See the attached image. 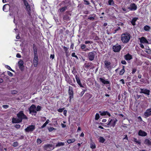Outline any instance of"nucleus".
<instances>
[{"instance_id": "27", "label": "nucleus", "mask_w": 151, "mask_h": 151, "mask_svg": "<svg viewBox=\"0 0 151 151\" xmlns=\"http://www.w3.org/2000/svg\"><path fill=\"white\" fill-rule=\"evenodd\" d=\"M85 68H92L93 66V64L92 63H86L84 64Z\"/></svg>"}, {"instance_id": "29", "label": "nucleus", "mask_w": 151, "mask_h": 151, "mask_svg": "<svg viewBox=\"0 0 151 151\" xmlns=\"http://www.w3.org/2000/svg\"><path fill=\"white\" fill-rule=\"evenodd\" d=\"M70 4V2L69 1H68L67 2H66L65 1H62L59 4V5L61 6L63 5H65V4Z\"/></svg>"}, {"instance_id": "18", "label": "nucleus", "mask_w": 151, "mask_h": 151, "mask_svg": "<svg viewBox=\"0 0 151 151\" xmlns=\"http://www.w3.org/2000/svg\"><path fill=\"white\" fill-rule=\"evenodd\" d=\"M52 147V145L47 144L45 145L44 148L45 149L47 150L48 151H50L54 149V148H51V147Z\"/></svg>"}, {"instance_id": "32", "label": "nucleus", "mask_w": 151, "mask_h": 151, "mask_svg": "<svg viewBox=\"0 0 151 151\" xmlns=\"http://www.w3.org/2000/svg\"><path fill=\"white\" fill-rule=\"evenodd\" d=\"M72 72L74 75L75 76H76V75H79L77 73L78 72L76 71V68L75 67H73Z\"/></svg>"}, {"instance_id": "54", "label": "nucleus", "mask_w": 151, "mask_h": 151, "mask_svg": "<svg viewBox=\"0 0 151 151\" xmlns=\"http://www.w3.org/2000/svg\"><path fill=\"white\" fill-rule=\"evenodd\" d=\"M137 69L136 68H133L132 69V74H134L137 71Z\"/></svg>"}, {"instance_id": "46", "label": "nucleus", "mask_w": 151, "mask_h": 151, "mask_svg": "<svg viewBox=\"0 0 151 151\" xmlns=\"http://www.w3.org/2000/svg\"><path fill=\"white\" fill-rule=\"evenodd\" d=\"M125 72V70L122 69L119 72V74L120 75H123Z\"/></svg>"}, {"instance_id": "64", "label": "nucleus", "mask_w": 151, "mask_h": 151, "mask_svg": "<svg viewBox=\"0 0 151 151\" xmlns=\"http://www.w3.org/2000/svg\"><path fill=\"white\" fill-rule=\"evenodd\" d=\"M47 125V124H46L45 123L43 124V125L42 126H41V127L40 128L41 129L43 128H44Z\"/></svg>"}, {"instance_id": "33", "label": "nucleus", "mask_w": 151, "mask_h": 151, "mask_svg": "<svg viewBox=\"0 0 151 151\" xmlns=\"http://www.w3.org/2000/svg\"><path fill=\"white\" fill-rule=\"evenodd\" d=\"M68 5L67 6H65L64 7H63L60 8L59 10L60 11V12H63L65 11L66 9H67L68 7Z\"/></svg>"}, {"instance_id": "9", "label": "nucleus", "mask_w": 151, "mask_h": 151, "mask_svg": "<svg viewBox=\"0 0 151 151\" xmlns=\"http://www.w3.org/2000/svg\"><path fill=\"white\" fill-rule=\"evenodd\" d=\"M35 128V126L33 125H29L25 129L26 132H32Z\"/></svg>"}, {"instance_id": "43", "label": "nucleus", "mask_w": 151, "mask_h": 151, "mask_svg": "<svg viewBox=\"0 0 151 151\" xmlns=\"http://www.w3.org/2000/svg\"><path fill=\"white\" fill-rule=\"evenodd\" d=\"M42 107L41 106L38 105L37 106L36 109V111H39L41 110Z\"/></svg>"}, {"instance_id": "57", "label": "nucleus", "mask_w": 151, "mask_h": 151, "mask_svg": "<svg viewBox=\"0 0 151 151\" xmlns=\"http://www.w3.org/2000/svg\"><path fill=\"white\" fill-rule=\"evenodd\" d=\"M15 127L16 128L19 129L20 128L21 126L19 124H16L15 125Z\"/></svg>"}, {"instance_id": "63", "label": "nucleus", "mask_w": 151, "mask_h": 151, "mask_svg": "<svg viewBox=\"0 0 151 151\" xmlns=\"http://www.w3.org/2000/svg\"><path fill=\"white\" fill-rule=\"evenodd\" d=\"M138 119L139 120V121L140 122H143L142 120V119L140 116H139L137 117Z\"/></svg>"}, {"instance_id": "62", "label": "nucleus", "mask_w": 151, "mask_h": 151, "mask_svg": "<svg viewBox=\"0 0 151 151\" xmlns=\"http://www.w3.org/2000/svg\"><path fill=\"white\" fill-rule=\"evenodd\" d=\"M9 106L8 105H3L2 106V107L4 108V109H7L9 107Z\"/></svg>"}, {"instance_id": "55", "label": "nucleus", "mask_w": 151, "mask_h": 151, "mask_svg": "<svg viewBox=\"0 0 151 151\" xmlns=\"http://www.w3.org/2000/svg\"><path fill=\"white\" fill-rule=\"evenodd\" d=\"M7 74H8V75H9V76H10L12 77L13 76V74L10 71H8L7 72Z\"/></svg>"}, {"instance_id": "44", "label": "nucleus", "mask_w": 151, "mask_h": 151, "mask_svg": "<svg viewBox=\"0 0 151 151\" xmlns=\"http://www.w3.org/2000/svg\"><path fill=\"white\" fill-rule=\"evenodd\" d=\"M100 117L98 113H96L95 115V119L96 120H98L99 119Z\"/></svg>"}, {"instance_id": "19", "label": "nucleus", "mask_w": 151, "mask_h": 151, "mask_svg": "<svg viewBox=\"0 0 151 151\" xmlns=\"http://www.w3.org/2000/svg\"><path fill=\"white\" fill-rule=\"evenodd\" d=\"M99 80L103 84H109V86H110L111 83L109 81L105 80L102 78H99Z\"/></svg>"}, {"instance_id": "20", "label": "nucleus", "mask_w": 151, "mask_h": 151, "mask_svg": "<svg viewBox=\"0 0 151 151\" xmlns=\"http://www.w3.org/2000/svg\"><path fill=\"white\" fill-rule=\"evenodd\" d=\"M138 134L140 136L145 137L147 135V133L145 131L140 129L139 131Z\"/></svg>"}, {"instance_id": "49", "label": "nucleus", "mask_w": 151, "mask_h": 151, "mask_svg": "<svg viewBox=\"0 0 151 151\" xmlns=\"http://www.w3.org/2000/svg\"><path fill=\"white\" fill-rule=\"evenodd\" d=\"M65 109V108L63 107L62 108H59L58 109V111L59 112H62L63 110Z\"/></svg>"}, {"instance_id": "59", "label": "nucleus", "mask_w": 151, "mask_h": 151, "mask_svg": "<svg viewBox=\"0 0 151 151\" xmlns=\"http://www.w3.org/2000/svg\"><path fill=\"white\" fill-rule=\"evenodd\" d=\"M146 52L148 54H151V50L150 49H148Z\"/></svg>"}, {"instance_id": "11", "label": "nucleus", "mask_w": 151, "mask_h": 151, "mask_svg": "<svg viewBox=\"0 0 151 151\" xmlns=\"http://www.w3.org/2000/svg\"><path fill=\"white\" fill-rule=\"evenodd\" d=\"M127 8L130 11H135L137 9V6L135 3H132L130 5V6L128 7Z\"/></svg>"}, {"instance_id": "60", "label": "nucleus", "mask_w": 151, "mask_h": 151, "mask_svg": "<svg viewBox=\"0 0 151 151\" xmlns=\"http://www.w3.org/2000/svg\"><path fill=\"white\" fill-rule=\"evenodd\" d=\"M17 93H18L17 91H12L11 93H12V94H17Z\"/></svg>"}, {"instance_id": "56", "label": "nucleus", "mask_w": 151, "mask_h": 151, "mask_svg": "<svg viewBox=\"0 0 151 151\" xmlns=\"http://www.w3.org/2000/svg\"><path fill=\"white\" fill-rule=\"evenodd\" d=\"M85 91V90H83L79 94L80 97H82L83 96V94L84 93Z\"/></svg>"}, {"instance_id": "34", "label": "nucleus", "mask_w": 151, "mask_h": 151, "mask_svg": "<svg viewBox=\"0 0 151 151\" xmlns=\"http://www.w3.org/2000/svg\"><path fill=\"white\" fill-rule=\"evenodd\" d=\"M96 14H92L89 16L88 18V19L90 20H93L96 17Z\"/></svg>"}, {"instance_id": "6", "label": "nucleus", "mask_w": 151, "mask_h": 151, "mask_svg": "<svg viewBox=\"0 0 151 151\" xmlns=\"http://www.w3.org/2000/svg\"><path fill=\"white\" fill-rule=\"evenodd\" d=\"M117 120L115 118L114 119H111L110 120H109L107 125L110 126L114 127L116 125V124L117 122Z\"/></svg>"}, {"instance_id": "8", "label": "nucleus", "mask_w": 151, "mask_h": 151, "mask_svg": "<svg viewBox=\"0 0 151 151\" xmlns=\"http://www.w3.org/2000/svg\"><path fill=\"white\" fill-rule=\"evenodd\" d=\"M121 49V47L120 45L117 44L112 47L113 51L115 52H119Z\"/></svg>"}, {"instance_id": "47", "label": "nucleus", "mask_w": 151, "mask_h": 151, "mask_svg": "<svg viewBox=\"0 0 151 151\" xmlns=\"http://www.w3.org/2000/svg\"><path fill=\"white\" fill-rule=\"evenodd\" d=\"M5 67L7 69L9 70H10L13 72L14 71L8 65H6Z\"/></svg>"}, {"instance_id": "24", "label": "nucleus", "mask_w": 151, "mask_h": 151, "mask_svg": "<svg viewBox=\"0 0 151 151\" xmlns=\"http://www.w3.org/2000/svg\"><path fill=\"white\" fill-rule=\"evenodd\" d=\"M33 48L34 51V56H38L37 49L35 44L33 45Z\"/></svg>"}, {"instance_id": "25", "label": "nucleus", "mask_w": 151, "mask_h": 151, "mask_svg": "<svg viewBox=\"0 0 151 151\" xmlns=\"http://www.w3.org/2000/svg\"><path fill=\"white\" fill-rule=\"evenodd\" d=\"M10 6L8 4H6L4 5L3 7V10L5 12H7L8 10L10 8Z\"/></svg>"}, {"instance_id": "2", "label": "nucleus", "mask_w": 151, "mask_h": 151, "mask_svg": "<svg viewBox=\"0 0 151 151\" xmlns=\"http://www.w3.org/2000/svg\"><path fill=\"white\" fill-rule=\"evenodd\" d=\"M36 108V106L35 105L32 104L31 105L28 109L29 113L32 115L36 116L37 113V112L35 110Z\"/></svg>"}, {"instance_id": "52", "label": "nucleus", "mask_w": 151, "mask_h": 151, "mask_svg": "<svg viewBox=\"0 0 151 151\" xmlns=\"http://www.w3.org/2000/svg\"><path fill=\"white\" fill-rule=\"evenodd\" d=\"M99 40V37L96 35L95 36H94V40Z\"/></svg>"}, {"instance_id": "17", "label": "nucleus", "mask_w": 151, "mask_h": 151, "mask_svg": "<svg viewBox=\"0 0 151 151\" xmlns=\"http://www.w3.org/2000/svg\"><path fill=\"white\" fill-rule=\"evenodd\" d=\"M63 19L65 22H67L70 19V18L68 14H65L63 15Z\"/></svg>"}, {"instance_id": "22", "label": "nucleus", "mask_w": 151, "mask_h": 151, "mask_svg": "<svg viewBox=\"0 0 151 151\" xmlns=\"http://www.w3.org/2000/svg\"><path fill=\"white\" fill-rule=\"evenodd\" d=\"M140 42L141 43H148V42L146 39L144 37H142L139 39Z\"/></svg>"}, {"instance_id": "31", "label": "nucleus", "mask_w": 151, "mask_h": 151, "mask_svg": "<svg viewBox=\"0 0 151 151\" xmlns=\"http://www.w3.org/2000/svg\"><path fill=\"white\" fill-rule=\"evenodd\" d=\"M143 29L145 31L149 32L151 28L150 26L146 25L143 27Z\"/></svg>"}, {"instance_id": "30", "label": "nucleus", "mask_w": 151, "mask_h": 151, "mask_svg": "<svg viewBox=\"0 0 151 151\" xmlns=\"http://www.w3.org/2000/svg\"><path fill=\"white\" fill-rule=\"evenodd\" d=\"M138 19L137 17H134L133 18L131 21V24L133 25L134 26L136 24L135 22Z\"/></svg>"}, {"instance_id": "21", "label": "nucleus", "mask_w": 151, "mask_h": 151, "mask_svg": "<svg viewBox=\"0 0 151 151\" xmlns=\"http://www.w3.org/2000/svg\"><path fill=\"white\" fill-rule=\"evenodd\" d=\"M124 58L127 61L130 60L132 58V56L129 53H128L124 56Z\"/></svg>"}, {"instance_id": "10", "label": "nucleus", "mask_w": 151, "mask_h": 151, "mask_svg": "<svg viewBox=\"0 0 151 151\" xmlns=\"http://www.w3.org/2000/svg\"><path fill=\"white\" fill-rule=\"evenodd\" d=\"M25 6V9L27 12V14L29 15L30 16L31 14V11L30 5H29L28 3H26L24 4Z\"/></svg>"}, {"instance_id": "39", "label": "nucleus", "mask_w": 151, "mask_h": 151, "mask_svg": "<svg viewBox=\"0 0 151 151\" xmlns=\"http://www.w3.org/2000/svg\"><path fill=\"white\" fill-rule=\"evenodd\" d=\"M76 140L74 138H73L70 139H69L67 141V142L69 144H70L74 142Z\"/></svg>"}, {"instance_id": "37", "label": "nucleus", "mask_w": 151, "mask_h": 151, "mask_svg": "<svg viewBox=\"0 0 151 151\" xmlns=\"http://www.w3.org/2000/svg\"><path fill=\"white\" fill-rule=\"evenodd\" d=\"M86 47V45L85 44H81V48L83 50L86 51L87 50H88L89 49L88 48H86V49L84 50L85 48Z\"/></svg>"}, {"instance_id": "36", "label": "nucleus", "mask_w": 151, "mask_h": 151, "mask_svg": "<svg viewBox=\"0 0 151 151\" xmlns=\"http://www.w3.org/2000/svg\"><path fill=\"white\" fill-rule=\"evenodd\" d=\"M99 142L103 143L105 141V139L103 137L100 136L99 139Z\"/></svg>"}, {"instance_id": "12", "label": "nucleus", "mask_w": 151, "mask_h": 151, "mask_svg": "<svg viewBox=\"0 0 151 151\" xmlns=\"http://www.w3.org/2000/svg\"><path fill=\"white\" fill-rule=\"evenodd\" d=\"M18 66L21 71L24 70V62L22 60H20L18 63Z\"/></svg>"}, {"instance_id": "14", "label": "nucleus", "mask_w": 151, "mask_h": 151, "mask_svg": "<svg viewBox=\"0 0 151 151\" xmlns=\"http://www.w3.org/2000/svg\"><path fill=\"white\" fill-rule=\"evenodd\" d=\"M140 91L139 92L140 93H144L147 95H150V91L149 90L141 88H140Z\"/></svg>"}, {"instance_id": "51", "label": "nucleus", "mask_w": 151, "mask_h": 151, "mask_svg": "<svg viewBox=\"0 0 151 151\" xmlns=\"http://www.w3.org/2000/svg\"><path fill=\"white\" fill-rule=\"evenodd\" d=\"M93 43V42L91 41H86L85 42V43L86 44H92Z\"/></svg>"}, {"instance_id": "42", "label": "nucleus", "mask_w": 151, "mask_h": 151, "mask_svg": "<svg viewBox=\"0 0 151 151\" xmlns=\"http://www.w3.org/2000/svg\"><path fill=\"white\" fill-rule=\"evenodd\" d=\"M90 147L92 149H95L96 148V145L94 143H91L90 144Z\"/></svg>"}, {"instance_id": "4", "label": "nucleus", "mask_w": 151, "mask_h": 151, "mask_svg": "<svg viewBox=\"0 0 151 151\" xmlns=\"http://www.w3.org/2000/svg\"><path fill=\"white\" fill-rule=\"evenodd\" d=\"M65 77V81H66L68 83L75 87H76V85L73 83L72 80L68 74H67L66 75Z\"/></svg>"}, {"instance_id": "35", "label": "nucleus", "mask_w": 151, "mask_h": 151, "mask_svg": "<svg viewBox=\"0 0 151 151\" xmlns=\"http://www.w3.org/2000/svg\"><path fill=\"white\" fill-rule=\"evenodd\" d=\"M144 143L148 145H151V141L148 139H145L144 141Z\"/></svg>"}, {"instance_id": "53", "label": "nucleus", "mask_w": 151, "mask_h": 151, "mask_svg": "<svg viewBox=\"0 0 151 151\" xmlns=\"http://www.w3.org/2000/svg\"><path fill=\"white\" fill-rule=\"evenodd\" d=\"M84 2V4L86 5H89L90 3L88 1H87L86 0H83Z\"/></svg>"}, {"instance_id": "61", "label": "nucleus", "mask_w": 151, "mask_h": 151, "mask_svg": "<svg viewBox=\"0 0 151 151\" xmlns=\"http://www.w3.org/2000/svg\"><path fill=\"white\" fill-rule=\"evenodd\" d=\"M121 63L122 64L124 65H126L127 64L125 60H122L121 61Z\"/></svg>"}, {"instance_id": "23", "label": "nucleus", "mask_w": 151, "mask_h": 151, "mask_svg": "<svg viewBox=\"0 0 151 151\" xmlns=\"http://www.w3.org/2000/svg\"><path fill=\"white\" fill-rule=\"evenodd\" d=\"M99 113H100V115L102 116H105L106 115H108L109 116H111V115L110 113L107 111H104L102 112L100 111H99Z\"/></svg>"}, {"instance_id": "16", "label": "nucleus", "mask_w": 151, "mask_h": 151, "mask_svg": "<svg viewBox=\"0 0 151 151\" xmlns=\"http://www.w3.org/2000/svg\"><path fill=\"white\" fill-rule=\"evenodd\" d=\"M144 115L146 117L151 116V108L147 109L145 112Z\"/></svg>"}, {"instance_id": "26", "label": "nucleus", "mask_w": 151, "mask_h": 151, "mask_svg": "<svg viewBox=\"0 0 151 151\" xmlns=\"http://www.w3.org/2000/svg\"><path fill=\"white\" fill-rule=\"evenodd\" d=\"M104 63L105 66L106 68L109 69L110 67L111 63L110 62L106 60L105 61Z\"/></svg>"}, {"instance_id": "1", "label": "nucleus", "mask_w": 151, "mask_h": 151, "mask_svg": "<svg viewBox=\"0 0 151 151\" xmlns=\"http://www.w3.org/2000/svg\"><path fill=\"white\" fill-rule=\"evenodd\" d=\"M131 37V36L129 33L126 32L121 35V40L123 43H127L129 42Z\"/></svg>"}, {"instance_id": "45", "label": "nucleus", "mask_w": 151, "mask_h": 151, "mask_svg": "<svg viewBox=\"0 0 151 151\" xmlns=\"http://www.w3.org/2000/svg\"><path fill=\"white\" fill-rule=\"evenodd\" d=\"M133 141L134 142H136L139 145H140L141 144L140 142V141L137 140V139L135 138H134Z\"/></svg>"}, {"instance_id": "28", "label": "nucleus", "mask_w": 151, "mask_h": 151, "mask_svg": "<svg viewBox=\"0 0 151 151\" xmlns=\"http://www.w3.org/2000/svg\"><path fill=\"white\" fill-rule=\"evenodd\" d=\"M13 123H18L22 122V121L19 118H13L12 120Z\"/></svg>"}, {"instance_id": "5", "label": "nucleus", "mask_w": 151, "mask_h": 151, "mask_svg": "<svg viewBox=\"0 0 151 151\" xmlns=\"http://www.w3.org/2000/svg\"><path fill=\"white\" fill-rule=\"evenodd\" d=\"M96 53V52L95 51H93L88 53V58L89 60L90 61L93 60L95 58Z\"/></svg>"}, {"instance_id": "13", "label": "nucleus", "mask_w": 151, "mask_h": 151, "mask_svg": "<svg viewBox=\"0 0 151 151\" xmlns=\"http://www.w3.org/2000/svg\"><path fill=\"white\" fill-rule=\"evenodd\" d=\"M75 78L77 84L80 86V87L83 88L84 86L82 85L81 83V79L79 75H76Z\"/></svg>"}, {"instance_id": "15", "label": "nucleus", "mask_w": 151, "mask_h": 151, "mask_svg": "<svg viewBox=\"0 0 151 151\" xmlns=\"http://www.w3.org/2000/svg\"><path fill=\"white\" fill-rule=\"evenodd\" d=\"M38 62V56H34L33 60V64L34 67H36L37 66Z\"/></svg>"}, {"instance_id": "3", "label": "nucleus", "mask_w": 151, "mask_h": 151, "mask_svg": "<svg viewBox=\"0 0 151 151\" xmlns=\"http://www.w3.org/2000/svg\"><path fill=\"white\" fill-rule=\"evenodd\" d=\"M17 116L22 121L23 119H27V117L24 114L23 111H20L17 114Z\"/></svg>"}, {"instance_id": "41", "label": "nucleus", "mask_w": 151, "mask_h": 151, "mask_svg": "<svg viewBox=\"0 0 151 151\" xmlns=\"http://www.w3.org/2000/svg\"><path fill=\"white\" fill-rule=\"evenodd\" d=\"M63 48L64 51H65V52L66 54L68 53V50L69 49V47H67L65 46H63Z\"/></svg>"}, {"instance_id": "48", "label": "nucleus", "mask_w": 151, "mask_h": 151, "mask_svg": "<svg viewBox=\"0 0 151 151\" xmlns=\"http://www.w3.org/2000/svg\"><path fill=\"white\" fill-rule=\"evenodd\" d=\"M18 145V143L17 142H16L13 143L12 146L14 147H16Z\"/></svg>"}, {"instance_id": "40", "label": "nucleus", "mask_w": 151, "mask_h": 151, "mask_svg": "<svg viewBox=\"0 0 151 151\" xmlns=\"http://www.w3.org/2000/svg\"><path fill=\"white\" fill-rule=\"evenodd\" d=\"M108 5L110 6H114V1L113 0H108Z\"/></svg>"}, {"instance_id": "50", "label": "nucleus", "mask_w": 151, "mask_h": 151, "mask_svg": "<svg viewBox=\"0 0 151 151\" xmlns=\"http://www.w3.org/2000/svg\"><path fill=\"white\" fill-rule=\"evenodd\" d=\"M54 130H55V129L53 127H50L49 129H48V130L49 132H51L53 131Z\"/></svg>"}, {"instance_id": "7", "label": "nucleus", "mask_w": 151, "mask_h": 151, "mask_svg": "<svg viewBox=\"0 0 151 151\" xmlns=\"http://www.w3.org/2000/svg\"><path fill=\"white\" fill-rule=\"evenodd\" d=\"M68 94L69 96V101H70L73 98V87L71 86L69 87Z\"/></svg>"}, {"instance_id": "38", "label": "nucleus", "mask_w": 151, "mask_h": 151, "mask_svg": "<svg viewBox=\"0 0 151 151\" xmlns=\"http://www.w3.org/2000/svg\"><path fill=\"white\" fill-rule=\"evenodd\" d=\"M65 145V143L63 142H58L56 145V147H60L61 146H63Z\"/></svg>"}, {"instance_id": "58", "label": "nucleus", "mask_w": 151, "mask_h": 151, "mask_svg": "<svg viewBox=\"0 0 151 151\" xmlns=\"http://www.w3.org/2000/svg\"><path fill=\"white\" fill-rule=\"evenodd\" d=\"M37 142L38 144H40L42 142V141L40 139H37Z\"/></svg>"}]
</instances>
